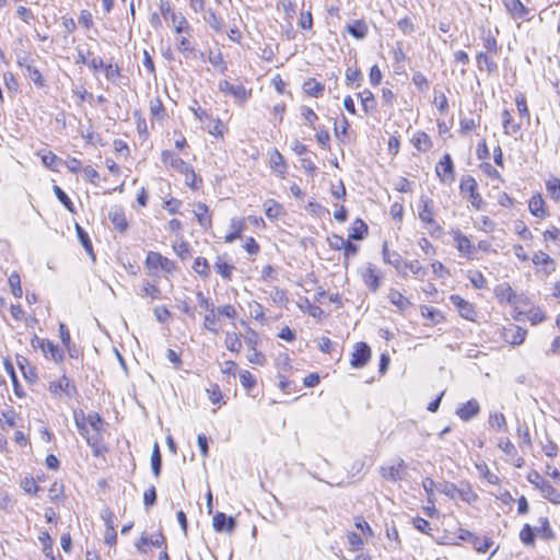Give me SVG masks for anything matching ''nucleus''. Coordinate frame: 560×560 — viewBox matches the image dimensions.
<instances>
[{
  "instance_id": "nucleus-6",
  "label": "nucleus",
  "mask_w": 560,
  "mask_h": 560,
  "mask_svg": "<svg viewBox=\"0 0 560 560\" xmlns=\"http://www.w3.org/2000/svg\"><path fill=\"white\" fill-rule=\"evenodd\" d=\"M362 279L368 289L376 292L381 285V272L373 264H368L362 271Z\"/></svg>"
},
{
  "instance_id": "nucleus-49",
  "label": "nucleus",
  "mask_w": 560,
  "mask_h": 560,
  "mask_svg": "<svg viewBox=\"0 0 560 560\" xmlns=\"http://www.w3.org/2000/svg\"><path fill=\"white\" fill-rule=\"evenodd\" d=\"M546 188L549 195L555 199H560V179L557 177H551L546 182Z\"/></svg>"
},
{
  "instance_id": "nucleus-48",
  "label": "nucleus",
  "mask_w": 560,
  "mask_h": 560,
  "mask_svg": "<svg viewBox=\"0 0 560 560\" xmlns=\"http://www.w3.org/2000/svg\"><path fill=\"white\" fill-rule=\"evenodd\" d=\"M39 541L43 545V551L47 558H52L54 548H52V539L47 532H43L39 537Z\"/></svg>"
},
{
  "instance_id": "nucleus-25",
  "label": "nucleus",
  "mask_w": 560,
  "mask_h": 560,
  "mask_svg": "<svg viewBox=\"0 0 560 560\" xmlns=\"http://www.w3.org/2000/svg\"><path fill=\"white\" fill-rule=\"evenodd\" d=\"M501 118L505 135H515L520 131L521 125L513 121L512 115L508 109L502 112Z\"/></svg>"
},
{
  "instance_id": "nucleus-10",
  "label": "nucleus",
  "mask_w": 560,
  "mask_h": 560,
  "mask_svg": "<svg viewBox=\"0 0 560 560\" xmlns=\"http://www.w3.org/2000/svg\"><path fill=\"white\" fill-rule=\"evenodd\" d=\"M236 522L233 517L226 516L222 512H218L213 516V528L215 532H228L231 533L234 530Z\"/></svg>"
},
{
  "instance_id": "nucleus-2",
  "label": "nucleus",
  "mask_w": 560,
  "mask_h": 560,
  "mask_svg": "<svg viewBox=\"0 0 560 560\" xmlns=\"http://www.w3.org/2000/svg\"><path fill=\"white\" fill-rule=\"evenodd\" d=\"M219 89L225 94H231L242 103H244L250 95V91H247L242 83H231L226 80L219 83Z\"/></svg>"
},
{
  "instance_id": "nucleus-30",
  "label": "nucleus",
  "mask_w": 560,
  "mask_h": 560,
  "mask_svg": "<svg viewBox=\"0 0 560 560\" xmlns=\"http://www.w3.org/2000/svg\"><path fill=\"white\" fill-rule=\"evenodd\" d=\"M203 20L214 32L222 31L223 20L219 18L213 10H206L203 14Z\"/></svg>"
},
{
  "instance_id": "nucleus-5",
  "label": "nucleus",
  "mask_w": 560,
  "mask_h": 560,
  "mask_svg": "<svg viewBox=\"0 0 560 560\" xmlns=\"http://www.w3.org/2000/svg\"><path fill=\"white\" fill-rule=\"evenodd\" d=\"M526 334L527 331L524 328L510 324L503 328L502 338L510 345L518 346L524 342Z\"/></svg>"
},
{
  "instance_id": "nucleus-17",
  "label": "nucleus",
  "mask_w": 560,
  "mask_h": 560,
  "mask_svg": "<svg viewBox=\"0 0 560 560\" xmlns=\"http://www.w3.org/2000/svg\"><path fill=\"white\" fill-rule=\"evenodd\" d=\"M536 487L540 490L545 499L552 503L560 504V492L548 480H541L540 483H536Z\"/></svg>"
},
{
  "instance_id": "nucleus-23",
  "label": "nucleus",
  "mask_w": 560,
  "mask_h": 560,
  "mask_svg": "<svg viewBox=\"0 0 560 560\" xmlns=\"http://www.w3.org/2000/svg\"><path fill=\"white\" fill-rule=\"evenodd\" d=\"M529 211L533 215L537 218H545L546 217V210H545V201L541 197V195H535L530 198L528 203Z\"/></svg>"
},
{
  "instance_id": "nucleus-61",
  "label": "nucleus",
  "mask_w": 560,
  "mask_h": 560,
  "mask_svg": "<svg viewBox=\"0 0 560 560\" xmlns=\"http://www.w3.org/2000/svg\"><path fill=\"white\" fill-rule=\"evenodd\" d=\"M348 544L350 545L351 550L358 551L363 547V539L357 533L350 532L347 535Z\"/></svg>"
},
{
  "instance_id": "nucleus-22",
  "label": "nucleus",
  "mask_w": 560,
  "mask_h": 560,
  "mask_svg": "<svg viewBox=\"0 0 560 560\" xmlns=\"http://www.w3.org/2000/svg\"><path fill=\"white\" fill-rule=\"evenodd\" d=\"M84 439L88 445H90L93 448L94 455H101L103 450L101 430L91 429L90 432L84 436Z\"/></svg>"
},
{
  "instance_id": "nucleus-13",
  "label": "nucleus",
  "mask_w": 560,
  "mask_h": 560,
  "mask_svg": "<svg viewBox=\"0 0 560 560\" xmlns=\"http://www.w3.org/2000/svg\"><path fill=\"white\" fill-rule=\"evenodd\" d=\"M345 28L355 39H363L369 33V26L364 20H354L348 23Z\"/></svg>"
},
{
  "instance_id": "nucleus-34",
  "label": "nucleus",
  "mask_w": 560,
  "mask_h": 560,
  "mask_svg": "<svg viewBox=\"0 0 560 560\" xmlns=\"http://www.w3.org/2000/svg\"><path fill=\"white\" fill-rule=\"evenodd\" d=\"M303 91L310 96L317 97L323 93L324 85L315 79H310L304 82Z\"/></svg>"
},
{
  "instance_id": "nucleus-46",
  "label": "nucleus",
  "mask_w": 560,
  "mask_h": 560,
  "mask_svg": "<svg viewBox=\"0 0 560 560\" xmlns=\"http://www.w3.org/2000/svg\"><path fill=\"white\" fill-rule=\"evenodd\" d=\"M192 269L195 270V272H197L198 275H200L203 278H208V276L210 273L209 264H208L207 259L203 257H197L195 259Z\"/></svg>"
},
{
  "instance_id": "nucleus-29",
  "label": "nucleus",
  "mask_w": 560,
  "mask_h": 560,
  "mask_svg": "<svg viewBox=\"0 0 560 560\" xmlns=\"http://www.w3.org/2000/svg\"><path fill=\"white\" fill-rule=\"evenodd\" d=\"M264 208L266 217L270 220L278 219L283 212V207L273 199L267 200L264 203Z\"/></svg>"
},
{
  "instance_id": "nucleus-52",
  "label": "nucleus",
  "mask_w": 560,
  "mask_h": 560,
  "mask_svg": "<svg viewBox=\"0 0 560 560\" xmlns=\"http://www.w3.org/2000/svg\"><path fill=\"white\" fill-rule=\"evenodd\" d=\"M517 436L520 439V445L532 446V439L529 434V428L527 424H520L517 427Z\"/></svg>"
},
{
  "instance_id": "nucleus-4",
  "label": "nucleus",
  "mask_w": 560,
  "mask_h": 560,
  "mask_svg": "<svg viewBox=\"0 0 560 560\" xmlns=\"http://www.w3.org/2000/svg\"><path fill=\"white\" fill-rule=\"evenodd\" d=\"M436 175L440 177V179L443 183H452L455 179V172H454V164L452 161V158L448 153H446L443 156V160H441L436 167H435Z\"/></svg>"
},
{
  "instance_id": "nucleus-60",
  "label": "nucleus",
  "mask_w": 560,
  "mask_h": 560,
  "mask_svg": "<svg viewBox=\"0 0 560 560\" xmlns=\"http://www.w3.org/2000/svg\"><path fill=\"white\" fill-rule=\"evenodd\" d=\"M412 524L415 528H417L419 532L430 535L432 527L431 524L424 520L423 517L417 516L412 518Z\"/></svg>"
},
{
  "instance_id": "nucleus-44",
  "label": "nucleus",
  "mask_w": 560,
  "mask_h": 560,
  "mask_svg": "<svg viewBox=\"0 0 560 560\" xmlns=\"http://www.w3.org/2000/svg\"><path fill=\"white\" fill-rule=\"evenodd\" d=\"M457 495L467 503H472L478 499L477 493L472 490L470 485H465L462 488H458Z\"/></svg>"
},
{
  "instance_id": "nucleus-11",
  "label": "nucleus",
  "mask_w": 560,
  "mask_h": 560,
  "mask_svg": "<svg viewBox=\"0 0 560 560\" xmlns=\"http://www.w3.org/2000/svg\"><path fill=\"white\" fill-rule=\"evenodd\" d=\"M480 412L479 402L476 399H470L456 410V415L463 421H469Z\"/></svg>"
},
{
  "instance_id": "nucleus-45",
  "label": "nucleus",
  "mask_w": 560,
  "mask_h": 560,
  "mask_svg": "<svg viewBox=\"0 0 560 560\" xmlns=\"http://www.w3.org/2000/svg\"><path fill=\"white\" fill-rule=\"evenodd\" d=\"M535 529L528 525L525 524L520 533V538L524 545L532 546L535 544Z\"/></svg>"
},
{
  "instance_id": "nucleus-19",
  "label": "nucleus",
  "mask_w": 560,
  "mask_h": 560,
  "mask_svg": "<svg viewBox=\"0 0 560 560\" xmlns=\"http://www.w3.org/2000/svg\"><path fill=\"white\" fill-rule=\"evenodd\" d=\"M194 212L199 225L205 230H209L212 225V221L211 215L209 214L208 206L206 203L198 202Z\"/></svg>"
},
{
  "instance_id": "nucleus-7",
  "label": "nucleus",
  "mask_w": 560,
  "mask_h": 560,
  "mask_svg": "<svg viewBox=\"0 0 560 560\" xmlns=\"http://www.w3.org/2000/svg\"><path fill=\"white\" fill-rule=\"evenodd\" d=\"M383 259L386 264L392 265L399 275H401L404 278H407V272L404 270V260L399 253L397 252H389L387 242H384L383 244Z\"/></svg>"
},
{
  "instance_id": "nucleus-24",
  "label": "nucleus",
  "mask_w": 560,
  "mask_h": 560,
  "mask_svg": "<svg viewBox=\"0 0 560 560\" xmlns=\"http://www.w3.org/2000/svg\"><path fill=\"white\" fill-rule=\"evenodd\" d=\"M368 234V225L361 219H355L350 228V240H363Z\"/></svg>"
},
{
  "instance_id": "nucleus-58",
  "label": "nucleus",
  "mask_w": 560,
  "mask_h": 560,
  "mask_svg": "<svg viewBox=\"0 0 560 560\" xmlns=\"http://www.w3.org/2000/svg\"><path fill=\"white\" fill-rule=\"evenodd\" d=\"M278 9H282L287 19H292L295 14V4L291 0H280L277 4Z\"/></svg>"
},
{
  "instance_id": "nucleus-56",
  "label": "nucleus",
  "mask_w": 560,
  "mask_h": 560,
  "mask_svg": "<svg viewBox=\"0 0 560 560\" xmlns=\"http://www.w3.org/2000/svg\"><path fill=\"white\" fill-rule=\"evenodd\" d=\"M21 487L22 489L27 493V494H31V495H34L38 492L39 490V487L36 485L35 480L33 477H25L22 481H21Z\"/></svg>"
},
{
  "instance_id": "nucleus-16",
  "label": "nucleus",
  "mask_w": 560,
  "mask_h": 560,
  "mask_svg": "<svg viewBox=\"0 0 560 560\" xmlns=\"http://www.w3.org/2000/svg\"><path fill=\"white\" fill-rule=\"evenodd\" d=\"M270 168L281 178L285 177L288 166L282 154L278 150H273L270 154Z\"/></svg>"
},
{
  "instance_id": "nucleus-9",
  "label": "nucleus",
  "mask_w": 560,
  "mask_h": 560,
  "mask_svg": "<svg viewBox=\"0 0 560 560\" xmlns=\"http://www.w3.org/2000/svg\"><path fill=\"white\" fill-rule=\"evenodd\" d=\"M454 242L456 243V248L460 254H463L467 258H471L475 252V248L470 242V240L465 236L459 230L453 233Z\"/></svg>"
},
{
  "instance_id": "nucleus-28",
  "label": "nucleus",
  "mask_w": 560,
  "mask_h": 560,
  "mask_svg": "<svg viewBox=\"0 0 560 560\" xmlns=\"http://www.w3.org/2000/svg\"><path fill=\"white\" fill-rule=\"evenodd\" d=\"M412 143H413L415 148L421 152H427L432 147L430 137L425 132H422V131H418L413 136Z\"/></svg>"
},
{
  "instance_id": "nucleus-27",
  "label": "nucleus",
  "mask_w": 560,
  "mask_h": 560,
  "mask_svg": "<svg viewBox=\"0 0 560 560\" xmlns=\"http://www.w3.org/2000/svg\"><path fill=\"white\" fill-rule=\"evenodd\" d=\"M540 526L535 527L536 534L546 540L555 539V532L550 526L549 520L547 517L539 518Z\"/></svg>"
},
{
  "instance_id": "nucleus-8",
  "label": "nucleus",
  "mask_w": 560,
  "mask_h": 560,
  "mask_svg": "<svg viewBox=\"0 0 560 560\" xmlns=\"http://www.w3.org/2000/svg\"><path fill=\"white\" fill-rule=\"evenodd\" d=\"M452 304L456 306L459 315L468 320H474L476 317V311L471 303L464 300L462 296L457 294H453L450 298Z\"/></svg>"
},
{
  "instance_id": "nucleus-26",
  "label": "nucleus",
  "mask_w": 560,
  "mask_h": 560,
  "mask_svg": "<svg viewBox=\"0 0 560 560\" xmlns=\"http://www.w3.org/2000/svg\"><path fill=\"white\" fill-rule=\"evenodd\" d=\"M387 298L390 301V303L394 304L400 311H404L411 305L409 300L396 289H390Z\"/></svg>"
},
{
  "instance_id": "nucleus-35",
  "label": "nucleus",
  "mask_w": 560,
  "mask_h": 560,
  "mask_svg": "<svg viewBox=\"0 0 560 560\" xmlns=\"http://www.w3.org/2000/svg\"><path fill=\"white\" fill-rule=\"evenodd\" d=\"M162 467V456L160 453V446L158 443H154L152 455H151V468L154 476L158 478L161 474Z\"/></svg>"
},
{
  "instance_id": "nucleus-57",
  "label": "nucleus",
  "mask_w": 560,
  "mask_h": 560,
  "mask_svg": "<svg viewBox=\"0 0 560 560\" xmlns=\"http://www.w3.org/2000/svg\"><path fill=\"white\" fill-rule=\"evenodd\" d=\"M382 475L385 479L392 481H398L402 478L401 474L399 472V468L395 466L383 467Z\"/></svg>"
},
{
  "instance_id": "nucleus-1",
  "label": "nucleus",
  "mask_w": 560,
  "mask_h": 560,
  "mask_svg": "<svg viewBox=\"0 0 560 560\" xmlns=\"http://www.w3.org/2000/svg\"><path fill=\"white\" fill-rule=\"evenodd\" d=\"M48 390L54 397H60L61 394H65L69 398H72L78 393L75 385L66 375H62L57 381L50 382Z\"/></svg>"
},
{
  "instance_id": "nucleus-20",
  "label": "nucleus",
  "mask_w": 560,
  "mask_h": 560,
  "mask_svg": "<svg viewBox=\"0 0 560 560\" xmlns=\"http://www.w3.org/2000/svg\"><path fill=\"white\" fill-rule=\"evenodd\" d=\"M171 21L176 34H186L187 36L191 35L192 28L189 25L187 19L182 13H172Z\"/></svg>"
},
{
  "instance_id": "nucleus-21",
  "label": "nucleus",
  "mask_w": 560,
  "mask_h": 560,
  "mask_svg": "<svg viewBox=\"0 0 560 560\" xmlns=\"http://www.w3.org/2000/svg\"><path fill=\"white\" fill-rule=\"evenodd\" d=\"M108 218L116 230L125 232L128 228L127 219L122 210L115 208L108 213Z\"/></svg>"
},
{
  "instance_id": "nucleus-39",
  "label": "nucleus",
  "mask_w": 560,
  "mask_h": 560,
  "mask_svg": "<svg viewBox=\"0 0 560 560\" xmlns=\"http://www.w3.org/2000/svg\"><path fill=\"white\" fill-rule=\"evenodd\" d=\"M225 346L231 352L238 353L241 351L242 341L237 334L226 332Z\"/></svg>"
},
{
  "instance_id": "nucleus-54",
  "label": "nucleus",
  "mask_w": 560,
  "mask_h": 560,
  "mask_svg": "<svg viewBox=\"0 0 560 560\" xmlns=\"http://www.w3.org/2000/svg\"><path fill=\"white\" fill-rule=\"evenodd\" d=\"M240 382L247 390L253 389L256 386V378L249 371H242L240 374Z\"/></svg>"
},
{
  "instance_id": "nucleus-38",
  "label": "nucleus",
  "mask_w": 560,
  "mask_h": 560,
  "mask_svg": "<svg viewBox=\"0 0 560 560\" xmlns=\"http://www.w3.org/2000/svg\"><path fill=\"white\" fill-rule=\"evenodd\" d=\"M231 225H232L233 232L228 234L224 237L225 243H232L233 241L238 238L244 230L245 223L243 220L233 219Z\"/></svg>"
},
{
  "instance_id": "nucleus-43",
  "label": "nucleus",
  "mask_w": 560,
  "mask_h": 560,
  "mask_svg": "<svg viewBox=\"0 0 560 560\" xmlns=\"http://www.w3.org/2000/svg\"><path fill=\"white\" fill-rule=\"evenodd\" d=\"M434 105L438 107L441 114H445L448 109V102L445 94L434 88Z\"/></svg>"
},
{
  "instance_id": "nucleus-41",
  "label": "nucleus",
  "mask_w": 560,
  "mask_h": 560,
  "mask_svg": "<svg viewBox=\"0 0 560 560\" xmlns=\"http://www.w3.org/2000/svg\"><path fill=\"white\" fill-rule=\"evenodd\" d=\"M74 422L78 431L84 438L91 429L88 427L89 423L83 411L74 412Z\"/></svg>"
},
{
  "instance_id": "nucleus-33",
  "label": "nucleus",
  "mask_w": 560,
  "mask_h": 560,
  "mask_svg": "<svg viewBox=\"0 0 560 560\" xmlns=\"http://www.w3.org/2000/svg\"><path fill=\"white\" fill-rule=\"evenodd\" d=\"M75 231L80 243L82 244L86 253L94 259L93 246L89 237V234L78 223L75 224Z\"/></svg>"
},
{
  "instance_id": "nucleus-62",
  "label": "nucleus",
  "mask_w": 560,
  "mask_h": 560,
  "mask_svg": "<svg viewBox=\"0 0 560 560\" xmlns=\"http://www.w3.org/2000/svg\"><path fill=\"white\" fill-rule=\"evenodd\" d=\"M516 107L522 117L529 118V110L526 98L523 94H518L515 98Z\"/></svg>"
},
{
  "instance_id": "nucleus-31",
  "label": "nucleus",
  "mask_w": 560,
  "mask_h": 560,
  "mask_svg": "<svg viewBox=\"0 0 560 560\" xmlns=\"http://www.w3.org/2000/svg\"><path fill=\"white\" fill-rule=\"evenodd\" d=\"M46 346L42 350L46 358H50L55 362L59 363L63 360V351L54 345L51 341L45 343Z\"/></svg>"
},
{
  "instance_id": "nucleus-63",
  "label": "nucleus",
  "mask_w": 560,
  "mask_h": 560,
  "mask_svg": "<svg viewBox=\"0 0 560 560\" xmlns=\"http://www.w3.org/2000/svg\"><path fill=\"white\" fill-rule=\"evenodd\" d=\"M398 28L404 34H411L415 32V25L409 16H405L397 22Z\"/></svg>"
},
{
  "instance_id": "nucleus-12",
  "label": "nucleus",
  "mask_w": 560,
  "mask_h": 560,
  "mask_svg": "<svg viewBox=\"0 0 560 560\" xmlns=\"http://www.w3.org/2000/svg\"><path fill=\"white\" fill-rule=\"evenodd\" d=\"M161 158L164 164H168L171 167H173L174 170L182 174L185 171H188L189 164L171 151H163Z\"/></svg>"
},
{
  "instance_id": "nucleus-15",
  "label": "nucleus",
  "mask_w": 560,
  "mask_h": 560,
  "mask_svg": "<svg viewBox=\"0 0 560 560\" xmlns=\"http://www.w3.org/2000/svg\"><path fill=\"white\" fill-rule=\"evenodd\" d=\"M466 536L469 538L471 545L478 552H486L492 546L493 541L486 536L479 537L474 535L472 533L466 530L465 535H462L460 538L466 539Z\"/></svg>"
},
{
  "instance_id": "nucleus-14",
  "label": "nucleus",
  "mask_w": 560,
  "mask_h": 560,
  "mask_svg": "<svg viewBox=\"0 0 560 560\" xmlns=\"http://www.w3.org/2000/svg\"><path fill=\"white\" fill-rule=\"evenodd\" d=\"M503 4L513 19H525L528 14L527 8L521 0H503Z\"/></svg>"
},
{
  "instance_id": "nucleus-64",
  "label": "nucleus",
  "mask_w": 560,
  "mask_h": 560,
  "mask_svg": "<svg viewBox=\"0 0 560 560\" xmlns=\"http://www.w3.org/2000/svg\"><path fill=\"white\" fill-rule=\"evenodd\" d=\"M217 312L220 316H224L230 319H234L237 316V312H236L235 307L231 304H225V305L219 306L217 308Z\"/></svg>"
},
{
  "instance_id": "nucleus-47",
  "label": "nucleus",
  "mask_w": 560,
  "mask_h": 560,
  "mask_svg": "<svg viewBox=\"0 0 560 560\" xmlns=\"http://www.w3.org/2000/svg\"><path fill=\"white\" fill-rule=\"evenodd\" d=\"M9 284L11 288L12 294L20 299L23 294L22 287H21V278L19 273L12 272L9 277Z\"/></svg>"
},
{
  "instance_id": "nucleus-37",
  "label": "nucleus",
  "mask_w": 560,
  "mask_h": 560,
  "mask_svg": "<svg viewBox=\"0 0 560 560\" xmlns=\"http://www.w3.org/2000/svg\"><path fill=\"white\" fill-rule=\"evenodd\" d=\"M214 269L219 275L222 276L223 279L231 280L234 267L224 261L222 258L218 257V260L214 264Z\"/></svg>"
},
{
  "instance_id": "nucleus-40",
  "label": "nucleus",
  "mask_w": 560,
  "mask_h": 560,
  "mask_svg": "<svg viewBox=\"0 0 560 560\" xmlns=\"http://www.w3.org/2000/svg\"><path fill=\"white\" fill-rule=\"evenodd\" d=\"M534 265H545V266H551L550 269H545L547 273H549L551 270H553V259L544 252L536 253L532 258Z\"/></svg>"
},
{
  "instance_id": "nucleus-42",
  "label": "nucleus",
  "mask_w": 560,
  "mask_h": 560,
  "mask_svg": "<svg viewBox=\"0 0 560 560\" xmlns=\"http://www.w3.org/2000/svg\"><path fill=\"white\" fill-rule=\"evenodd\" d=\"M141 295L149 296L152 300H161L162 291L156 285L151 284L150 282H144L141 289Z\"/></svg>"
},
{
  "instance_id": "nucleus-32",
  "label": "nucleus",
  "mask_w": 560,
  "mask_h": 560,
  "mask_svg": "<svg viewBox=\"0 0 560 560\" xmlns=\"http://www.w3.org/2000/svg\"><path fill=\"white\" fill-rule=\"evenodd\" d=\"M409 269L410 272L418 279L423 280L424 277L428 275V269L423 267L419 260H412V261H405L404 262V270Z\"/></svg>"
},
{
  "instance_id": "nucleus-53",
  "label": "nucleus",
  "mask_w": 560,
  "mask_h": 560,
  "mask_svg": "<svg viewBox=\"0 0 560 560\" xmlns=\"http://www.w3.org/2000/svg\"><path fill=\"white\" fill-rule=\"evenodd\" d=\"M477 182L471 176L463 177L459 184L462 192H468L469 195L477 190Z\"/></svg>"
},
{
  "instance_id": "nucleus-18",
  "label": "nucleus",
  "mask_w": 560,
  "mask_h": 560,
  "mask_svg": "<svg viewBox=\"0 0 560 560\" xmlns=\"http://www.w3.org/2000/svg\"><path fill=\"white\" fill-rule=\"evenodd\" d=\"M421 206H419V218L423 223H435L433 218V202L429 198L421 197Z\"/></svg>"
},
{
  "instance_id": "nucleus-51",
  "label": "nucleus",
  "mask_w": 560,
  "mask_h": 560,
  "mask_svg": "<svg viewBox=\"0 0 560 560\" xmlns=\"http://www.w3.org/2000/svg\"><path fill=\"white\" fill-rule=\"evenodd\" d=\"M54 192L57 199L70 211L74 212L73 203L68 195L57 185L54 186Z\"/></svg>"
},
{
  "instance_id": "nucleus-50",
  "label": "nucleus",
  "mask_w": 560,
  "mask_h": 560,
  "mask_svg": "<svg viewBox=\"0 0 560 560\" xmlns=\"http://www.w3.org/2000/svg\"><path fill=\"white\" fill-rule=\"evenodd\" d=\"M436 490L451 499H454L458 492V488L456 487V485L447 481L438 483Z\"/></svg>"
},
{
  "instance_id": "nucleus-59",
  "label": "nucleus",
  "mask_w": 560,
  "mask_h": 560,
  "mask_svg": "<svg viewBox=\"0 0 560 560\" xmlns=\"http://www.w3.org/2000/svg\"><path fill=\"white\" fill-rule=\"evenodd\" d=\"M183 174L185 175V182L189 187H191L192 189L199 188V186L197 185V180L201 183V179L198 177V175L195 173L190 165H188V171H185Z\"/></svg>"
},
{
  "instance_id": "nucleus-3",
  "label": "nucleus",
  "mask_w": 560,
  "mask_h": 560,
  "mask_svg": "<svg viewBox=\"0 0 560 560\" xmlns=\"http://www.w3.org/2000/svg\"><path fill=\"white\" fill-rule=\"evenodd\" d=\"M371 358V348L365 342H357L350 364L352 368H363Z\"/></svg>"
},
{
  "instance_id": "nucleus-55",
  "label": "nucleus",
  "mask_w": 560,
  "mask_h": 560,
  "mask_svg": "<svg viewBox=\"0 0 560 560\" xmlns=\"http://www.w3.org/2000/svg\"><path fill=\"white\" fill-rule=\"evenodd\" d=\"M489 424L491 427H497L500 430L506 431V419L501 412L490 415Z\"/></svg>"
},
{
  "instance_id": "nucleus-36",
  "label": "nucleus",
  "mask_w": 560,
  "mask_h": 560,
  "mask_svg": "<svg viewBox=\"0 0 560 560\" xmlns=\"http://www.w3.org/2000/svg\"><path fill=\"white\" fill-rule=\"evenodd\" d=\"M217 324H218V318L215 315V308L213 307V308L207 311V314L205 315L203 328L213 334H218L219 328H218Z\"/></svg>"
}]
</instances>
